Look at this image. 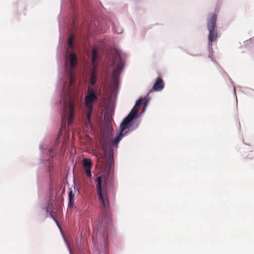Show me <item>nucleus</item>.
I'll use <instances>...</instances> for the list:
<instances>
[{"label":"nucleus","instance_id":"obj_8","mask_svg":"<svg viewBox=\"0 0 254 254\" xmlns=\"http://www.w3.org/2000/svg\"><path fill=\"white\" fill-rule=\"evenodd\" d=\"M129 124H127L126 122H125L124 121L122 122L120 127H121V131L120 133L116 136L115 140H114V144L115 145H118V143L120 142V141L122 138L123 135H124V131L125 130H126L127 128L129 127Z\"/></svg>","mask_w":254,"mask_h":254},{"label":"nucleus","instance_id":"obj_3","mask_svg":"<svg viewBox=\"0 0 254 254\" xmlns=\"http://www.w3.org/2000/svg\"><path fill=\"white\" fill-rule=\"evenodd\" d=\"M216 20L217 15L215 13H213L209 14L207 18V27L209 31L208 41L211 43L215 42L218 37Z\"/></svg>","mask_w":254,"mask_h":254},{"label":"nucleus","instance_id":"obj_1","mask_svg":"<svg viewBox=\"0 0 254 254\" xmlns=\"http://www.w3.org/2000/svg\"><path fill=\"white\" fill-rule=\"evenodd\" d=\"M109 179V175L103 174L98 177L96 179V189L98 198L107 211L109 209V199L107 190Z\"/></svg>","mask_w":254,"mask_h":254},{"label":"nucleus","instance_id":"obj_14","mask_svg":"<svg viewBox=\"0 0 254 254\" xmlns=\"http://www.w3.org/2000/svg\"><path fill=\"white\" fill-rule=\"evenodd\" d=\"M74 83V79L71 73H70L69 75V81L68 83V87L69 88V91L71 90V88L73 85Z\"/></svg>","mask_w":254,"mask_h":254},{"label":"nucleus","instance_id":"obj_22","mask_svg":"<svg viewBox=\"0 0 254 254\" xmlns=\"http://www.w3.org/2000/svg\"><path fill=\"white\" fill-rule=\"evenodd\" d=\"M74 191H75V187H74Z\"/></svg>","mask_w":254,"mask_h":254},{"label":"nucleus","instance_id":"obj_2","mask_svg":"<svg viewBox=\"0 0 254 254\" xmlns=\"http://www.w3.org/2000/svg\"><path fill=\"white\" fill-rule=\"evenodd\" d=\"M98 96L96 91L89 86L87 94L85 97V114L86 120L85 124L86 126L91 125V116L92 113L94 103L97 100Z\"/></svg>","mask_w":254,"mask_h":254},{"label":"nucleus","instance_id":"obj_7","mask_svg":"<svg viewBox=\"0 0 254 254\" xmlns=\"http://www.w3.org/2000/svg\"><path fill=\"white\" fill-rule=\"evenodd\" d=\"M143 104V98L140 97L138 101H136L135 105L131 110L129 114L124 119V121L130 125V123L137 117L138 111L141 105Z\"/></svg>","mask_w":254,"mask_h":254},{"label":"nucleus","instance_id":"obj_4","mask_svg":"<svg viewBox=\"0 0 254 254\" xmlns=\"http://www.w3.org/2000/svg\"><path fill=\"white\" fill-rule=\"evenodd\" d=\"M102 148L104 154L102 155L101 153H98L96 155V157L98 161L100 162H103L105 160L106 165L108 166H111L113 161V150L112 146L109 144L108 141H105L102 145Z\"/></svg>","mask_w":254,"mask_h":254},{"label":"nucleus","instance_id":"obj_12","mask_svg":"<svg viewBox=\"0 0 254 254\" xmlns=\"http://www.w3.org/2000/svg\"><path fill=\"white\" fill-rule=\"evenodd\" d=\"M98 58V54L96 49L94 48L92 50V63L94 65H95L96 61Z\"/></svg>","mask_w":254,"mask_h":254},{"label":"nucleus","instance_id":"obj_10","mask_svg":"<svg viewBox=\"0 0 254 254\" xmlns=\"http://www.w3.org/2000/svg\"><path fill=\"white\" fill-rule=\"evenodd\" d=\"M70 66L71 69L73 68L77 64V57L74 53H71L69 54Z\"/></svg>","mask_w":254,"mask_h":254},{"label":"nucleus","instance_id":"obj_15","mask_svg":"<svg viewBox=\"0 0 254 254\" xmlns=\"http://www.w3.org/2000/svg\"><path fill=\"white\" fill-rule=\"evenodd\" d=\"M48 153L51 157H53L57 153V149L54 147L52 149L48 150Z\"/></svg>","mask_w":254,"mask_h":254},{"label":"nucleus","instance_id":"obj_20","mask_svg":"<svg viewBox=\"0 0 254 254\" xmlns=\"http://www.w3.org/2000/svg\"><path fill=\"white\" fill-rule=\"evenodd\" d=\"M50 214L51 217L54 219V221L57 223V224H58V221H57V220L55 218V217H54V215L53 214V213H51V212H50Z\"/></svg>","mask_w":254,"mask_h":254},{"label":"nucleus","instance_id":"obj_5","mask_svg":"<svg viewBox=\"0 0 254 254\" xmlns=\"http://www.w3.org/2000/svg\"><path fill=\"white\" fill-rule=\"evenodd\" d=\"M74 100L70 97L67 102L64 103L63 115L62 116L63 124L65 125L66 120L67 119V124L70 125L72 122V119L74 115Z\"/></svg>","mask_w":254,"mask_h":254},{"label":"nucleus","instance_id":"obj_21","mask_svg":"<svg viewBox=\"0 0 254 254\" xmlns=\"http://www.w3.org/2000/svg\"><path fill=\"white\" fill-rule=\"evenodd\" d=\"M110 181L111 182V186L113 187V180L112 179V178H110Z\"/></svg>","mask_w":254,"mask_h":254},{"label":"nucleus","instance_id":"obj_19","mask_svg":"<svg viewBox=\"0 0 254 254\" xmlns=\"http://www.w3.org/2000/svg\"><path fill=\"white\" fill-rule=\"evenodd\" d=\"M123 68V64L122 63V62H120L117 64L115 69L118 70L121 72L122 71Z\"/></svg>","mask_w":254,"mask_h":254},{"label":"nucleus","instance_id":"obj_11","mask_svg":"<svg viewBox=\"0 0 254 254\" xmlns=\"http://www.w3.org/2000/svg\"><path fill=\"white\" fill-rule=\"evenodd\" d=\"M74 194L73 193V191L71 188L69 190L68 192V205L70 206H71L73 205L74 201Z\"/></svg>","mask_w":254,"mask_h":254},{"label":"nucleus","instance_id":"obj_9","mask_svg":"<svg viewBox=\"0 0 254 254\" xmlns=\"http://www.w3.org/2000/svg\"><path fill=\"white\" fill-rule=\"evenodd\" d=\"M83 166L85 171L86 175L88 177L90 178L92 176L91 173V168L92 166L91 161L89 159L85 158L83 161Z\"/></svg>","mask_w":254,"mask_h":254},{"label":"nucleus","instance_id":"obj_6","mask_svg":"<svg viewBox=\"0 0 254 254\" xmlns=\"http://www.w3.org/2000/svg\"><path fill=\"white\" fill-rule=\"evenodd\" d=\"M164 88V83L163 79L161 77H158L153 85L152 89L150 90L148 94L145 97H144V112L145 111L146 106L150 100V98L149 97L150 94L153 93V91H160L162 90Z\"/></svg>","mask_w":254,"mask_h":254},{"label":"nucleus","instance_id":"obj_13","mask_svg":"<svg viewBox=\"0 0 254 254\" xmlns=\"http://www.w3.org/2000/svg\"><path fill=\"white\" fill-rule=\"evenodd\" d=\"M96 82V72L95 70L93 69L92 71L91 78H90V83L92 85H94Z\"/></svg>","mask_w":254,"mask_h":254},{"label":"nucleus","instance_id":"obj_16","mask_svg":"<svg viewBox=\"0 0 254 254\" xmlns=\"http://www.w3.org/2000/svg\"><path fill=\"white\" fill-rule=\"evenodd\" d=\"M104 118L108 124L110 123L112 121V117L109 114L106 113L104 115Z\"/></svg>","mask_w":254,"mask_h":254},{"label":"nucleus","instance_id":"obj_18","mask_svg":"<svg viewBox=\"0 0 254 254\" xmlns=\"http://www.w3.org/2000/svg\"><path fill=\"white\" fill-rule=\"evenodd\" d=\"M73 37L72 36H70L68 39V47L70 48H72L73 47Z\"/></svg>","mask_w":254,"mask_h":254},{"label":"nucleus","instance_id":"obj_17","mask_svg":"<svg viewBox=\"0 0 254 254\" xmlns=\"http://www.w3.org/2000/svg\"><path fill=\"white\" fill-rule=\"evenodd\" d=\"M120 72H121L120 71L115 69L113 73V78L114 79H116L118 77V76L119 75Z\"/></svg>","mask_w":254,"mask_h":254}]
</instances>
